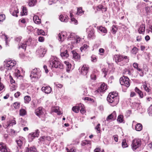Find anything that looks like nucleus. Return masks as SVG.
Returning <instances> with one entry per match:
<instances>
[{
  "instance_id": "nucleus-57",
  "label": "nucleus",
  "mask_w": 152,
  "mask_h": 152,
  "mask_svg": "<svg viewBox=\"0 0 152 152\" xmlns=\"http://www.w3.org/2000/svg\"><path fill=\"white\" fill-rule=\"evenodd\" d=\"M20 95V93L19 92H17L14 94L15 97L16 98H18Z\"/></svg>"
},
{
  "instance_id": "nucleus-43",
  "label": "nucleus",
  "mask_w": 152,
  "mask_h": 152,
  "mask_svg": "<svg viewBox=\"0 0 152 152\" xmlns=\"http://www.w3.org/2000/svg\"><path fill=\"white\" fill-rule=\"evenodd\" d=\"M100 126V124H98L96 126L95 128V129L97 130V133H100V132L101 130Z\"/></svg>"
},
{
  "instance_id": "nucleus-47",
  "label": "nucleus",
  "mask_w": 152,
  "mask_h": 152,
  "mask_svg": "<svg viewBox=\"0 0 152 152\" xmlns=\"http://www.w3.org/2000/svg\"><path fill=\"white\" fill-rule=\"evenodd\" d=\"M83 106V104H80V108H81V109H80V112L82 114L84 113L85 112V111L84 109Z\"/></svg>"
},
{
  "instance_id": "nucleus-2",
  "label": "nucleus",
  "mask_w": 152,
  "mask_h": 152,
  "mask_svg": "<svg viewBox=\"0 0 152 152\" xmlns=\"http://www.w3.org/2000/svg\"><path fill=\"white\" fill-rule=\"evenodd\" d=\"M50 66L52 68L63 69V65L59 61L58 59L56 57L53 56L50 58L49 61Z\"/></svg>"
},
{
  "instance_id": "nucleus-9",
  "label": "nucleus",
  "mask_w": 152,
  "mask_h": 152,
  "mask_svg": "<svg viewBox=\"0 0 152 152\" xmlns=\"http://www.w3.org/2000/svg\"><path fill=\"white\" fill-rule=\"evenodd\" d=\"M46 49L42 47H40L37 50V54L41 57H43L46 52Z\"/></svg>"
},
{
  "instance_id": "nucleus-6",
  "label": "nucleus",
  "mask_w": 152,
  "mask_h": 152,
  "mask_svg": "<svg viewBox=\"0 0 152 152\" xmlns=\"http://www.w3.org/2000/svg\"><path fill=\"white\" fill-rule=\"evenodd\" d=\"M141 144V140L139 139H135L132 142V148L133 150H136L140 146Z\"/></svg>"
},
{
  "instance_id": "nucleus-7",
  "label": "nucleus",
  "mask_w": 152,
  "mask_h": 152,
  "mask_svg": "<svg viewBox=\"0 0 152 152\" xmlns=\"http://www.w3.org/2000/svg\"><path fill=\"white\" fill-rule=\"evenodd\" d=\"M128 57L127 56H123L118 55H116L115 56V62L116 63H118L120 62L121 61H123L124 59H127L128 60L126 61V62H128L129 60L128 59Z\"/></svg>"
},
{
  "instance_id": "nucleus-20",
  "label": "nucleus",
  "mask_w": 152,
  "mask_h": 152,
  "mask_svg": "<svg viewBox=\"0 0 152 152\" xmlns=\"http://www.w3.org/2000/svg\"><path fill=\"white\" fill-rule=\"evenodd\" d=\"M59 19L62 22H67L68 20V17L66 15H60Z\"/></svg>"
},
{
  "instance_id": "nucleus-27",
  "label": "nucleus",
  "mask_w": 152,
  "mask_h": 152,
  "mask_svg": "<svg viewBox=\"0 0 152 152\" xmlns=\"http://www.w3.org/2000/svg\"><path fill=\"white\" fill-rule=\"evenodd\" d=\"M31 98L29 96H26L24 97V102L26 104H28L31 101Z\"/></svg>"
},
{
  "instance_id": "nucleus-63",
  "label": "nucleus",
  "mask_w": 152,
  "mask_h": 152,
  "mask_svg": "<svg viewBox=\"0 0 152 152\" xmlns=\"http://www.w3.org/2000/svg\"><path fill=\"white\" fill-rule=\"evenodd\" d=\"M38 40L40 42H42L44 41V37H40L38 38Z\"/></svg>"
},
{
  "instance_id": "nucleus-39",
  "label": "nucleus",
  "mask_w": 152,
  "mask_h": 152,
  "mask_svg": "<svg viewBox=\"0 0 152 152\" xmlns=\"http://www.w3.org/2000/svg\"><path fill=\"white\" fill-rule=\"evenodd\" d=\"M123 117L122 115H119L118 117L117 121L120 123H121L123 121Z\"/></svg>"
},
{
  "instance_id": "nucleus-54",
  "label": "nucleus",
  "mask_w": 152,
  "mask_h": 152,
  "mask_svg": "<svg viewBox=\"0 0 152 152\" xmlns=\"http://www.w3.org/2000/svg\"><path fill=\"white\" fill-rule=\"evenodd\" d=\"M56 0H49V4L50 5H51L53 3L56 2Z\"/></svg>"
},
{
  "instance_id": "nucleus-14",
  "label": "nucleus",
  "mask_w": 152,
  "mask_h": 152,
  "mask_svg": "<svg viewBox=\"0 0 152 152\" xmlns=\"http://www.w3.org/2000/svg\"><path fill=\"white\" fill-rule=\"evenodd\" d=\"M44 110L42 107H39L35 110V113L37 116L40 117L44 114Z\"/></svg>"
},
{
  "instance_id": "nucleus-22",
  "label": "nucleus",
  "mask_w": 152,
  "mask_h": 152,
  "mask_svg": "<svg viewBox=\"0 0 152 152\" xmlns=\"http://www.w3.org/2000/svg\"><path fill=\"white\" fill-rule=\"evenodd\" d=\"M33 20L34 22L37 24H39L41 23V20L39 19V17L37 15H35L34 16Z\"/></svg>"
},
{
  "instance_id": "nucleus-42",
  "label": "nucleus",
  "mask_w": 152,
  "mask_h": 152,
  "mask_svg": "<svg viewBox=\"0 0 152 152\" xmlns=\"http://www.w3.org/2000/svg\"><path fill=\"white\" fill-rule=\"evenodd\" d=\"M37 34L38 35H44L45 34V32L42 29H37Z\"/></svg>"
},
{
  "instance_id": "nucleus-26",
  "label": "nucleus",
  "mask_w": 152,
  "mask_h": 152,
  "mask_svg": "<svg viewBox=\"0 0 152 152\" xmlns=\"http://www.w3.org/2000/svg\"><path fill=\"white\" fill-rule=\"evenodd\" d=\"M80 108V104L78 106H74L72 107V110L73 112L75 113H78L79 112Z\"/></svg>"
},
{
  "instance_id": "nucleus-45",
  "label": "nucleus",
  "mask_w": 152,
  "mask_h": 152,
  "mask_svg": "<svg viewBox=\"0 0 152 152\" xmlns=\"http://www.w3.org/2000/svg\"><path fill=\"white\" fill-rule=\"evenodd\" d=\"M122 145L123 148H126L128 147V145L126 142V140H123L122 143Z\"/></svg>"
},
{
  "instance_id": "nucleus-52",
  "label": "nucleus",
  "mask_w": 152,
  "mask_h": 152,
  "mask_svg": "<svg viewBox=\"0 0 152 152\" xmlns=\"http://www.w3.org/2000/svg\"><path fill=\"white\" fill-rule=\"evenodd\" d=\"M18 13V10H15L12 13V15L13 16H16V17H18V15H17V14Z\"/></svg>"
},
{
  "instance_id": "nucleus-64",
  "label": "nucleus",
  "mask_w": 152,
  "mask_h": 152,
  "mask_svg": "<svg viewBox=\"0 0 152 152\" xmlns=\"http://www.w3.org/2000/svg\"><path fill=\"white\" fill-rule=\"evenodd\" d=\"M10 124H12V125H15L16 124V121L14 120H11L10 121Z\"/></svg>"
},
{
  "instance_id": "nucleus-51",
  "label": "nucleus",
  "mask_w": 152,
  "mask_h": 152,
  "mask_svg": "<svg viewBox=\"0 0 152 152\" xmlns=\"http://www.w3.org/2000/svg\"><path fill=\"white\" fill-rule=\"evenodd\" d=\"M99 54L100 55H103V53H104V50L102 48H100L99 50Z\"/></svg>"
},
{
  "instance_id": "nucleus-18",
  "label": "nucleus",
  "mask_w": 152,
  "mask_h": 152,
  "mask_svg": "<svg viewBox=\"0 0 152 152\" xmlns=\"http://www.w3.org/2000/svg\"><path fill=\"white\" fill-rule=\"evenodd\" d=\"M145 30V25L142 24L141 25L138 30L140 34H144Z\"/></svg>"
},
{
  "instance_id": "nucleus-3",
  "label": "nucleus",
  "mask_w": 152,
  "mask_h": 152,
  "mask_svg": "<svg viewBox=\"0 0 152 152\" xmlns=\"http://www.w3.org/2000/svg\"><path fill=\"white\" fill-rule=\"evenodd\" d=\"M16 64V62L14 61L9 60L7 61L6 64L3 67L0 68L1 70H4L6 73H7L9 71L11 70L12 68Z\"/></svg>"
},
{
  "instance_id": "nucleus-33",
  "label": "nucleus",
  "mask_w": 152,
  "mask_h": 152,
  "mask_svg": "<svg viewBox=\"0 0 152 152\" xmlns=\"http://www.w3.org/2000/svg\"><path fill=\"white\" fill-rule=\"evenodd\" d=\"M36 149L34 147L27 148V149L26 151V152H36Z\"/></svg>"
},
{
  "instance_id": "nucleus-11",
  "label": "nucleus",
  "mask_w": 152,
  "mask_h": 152,
  "mask_svg": "<svg viewBox=\"0 0 152 152\" xmlns=\"http://www.w3.org/2000/svg\"><path fill=\"white\" fill-rule=\"evenodd\" d=\"M0 151L4 152H10V150L3 142H0Z\"/></svg>"
},
{
  "instance_id": "nucleus-34",
  "label": "nucleus",
  "mask_w": 152,
  "mask_h": 152,
  "mask_svg": "<svg viewBox=\"0 0 152 152\" xmlns=\"http://www.w3.org/2000/svg\"><path fill=\"white\" fill-rule=\"evenodd\" d=\"M64 64L66 65V71H68L71 68V64L68 62L65 61H64Z\"/></svg>"
},
{
  "instance_id": "nucleus-30",
  "label": "nucleus",
  "mask_w": 152,
  "mask_h": 152,
  "mask_svg": "<svg viewBox=\"0 0 152 152\" xmlns=\"http://www.w3.org/2000/svg\"><path fill=\"white\" fill-rule=\"evenodd\" d=\"M37 2L36 0H30L28 3V5L30 7H33L36 4Z\"/></svg>"
},
{
  "instance_id": "nucleus-25",
  "label": "nucleus",
  "mask_w": 152,
  "mask_h": 152,
  "mask_svg": "<svg viewBox=\"0 0 152 152\" xmlns=\"http://www.w3.org/2000/svg\"><path fill=\"white\" fill-rule=\"evenodd\" d=\"M142 125L140 123L137 124L135 126V129L137 131H140L142 130Z\"/></svg>"
},
{
  "instance_id": "nucleus-38",
  "label": "nucleus",
  "mask_w": 152,
  "mask_h": 152,
  "mask_svg": "<svg viewBox=\"0 0 152 152\" xmlns=\"http://www.w3.org/2000/svg\"><path fill=\"white\" fill-rule=\"evenodd\" d=\"M20 105V103L19 102H15L13 104V106L15 109H18L19 108Z\"/></svg>"
},
{
  "instance_id": "nucleus-16",
  "label": "nucleus",
  "mask_w": 152,
  "mask_h": 152,
  "mask_svg": "<svg viewBox=\"0 0 152 152\" xmlns=\"http://www.w3.org/2000/svg\"><path fill=\"white\" fill-rule=\"evenodd\" d=\"M66 34L64 32H61L58 35V40L59 41H63L65 39L66 36Z\"/></svg>"
},
{
  "instance_id": "nucleus-21",
  "label": "nucleus",
  "mask_w": 152,
  "mask_h": 152,
  "mask_svg": "<svg viewBox=\"0 0 152 152\" xmlns=\"http://www.w3.org/2000/svg\"><path fill=\"white\" fill-rule=\"evenodd\" d=\"M61 56L63 59H65L67 58L69 56L68 53H67V50H66L64 52H62L61 50Z\"/></svg>"
},
{
  "instance_id": "nucleus-31",
  "label": "nucleus",
  "mask_w": 152,
  "mask_h": 152,
  "mask_svg": "<svg viewBox=\"0 0 152 152\" xmlns=\"http://www.w3.org/2000/svg\"><path fill=\"white\" fill-rule=\"evenodd\" d=\"M72 52L74 58L76 59H78L80 58V56L75 51H72Z\"/></svg>"
},
{
  "instance_id": "nucleus-23",
  "label": "nucleus",
  "mask_w": 152,
  "mask_h": 152,
  "mask_svg": "<svg viewBox=\"0 0 152 152\" xmlns=\"http://www.w3.org/2000/svg\"><path fill=\"white\" fill-rule=\"evenodd\" d=\"M94 36V31L93 28H91L89 33H88V37L90 38H92Z\"/></svg>"
},
{
  "instance_id": "nucleus-55",
  "label": "nucleus",
  "mask_w": 152,
  "mask_h": 152,
  "mask_svg": "<svg viewBox=\"0 0 152 152\" xmlns=\"http://www.w3.org/2000/svg\"><path fill=\"white\" fill-rule=\"evenodd\" d=\"M26 46L27 45L26 43L25 42L22 44V45H21V48L25 50Z\"/></svg>"
},
{
  "instance_id": "nucleus-28",
  "label": "nucleus",
  "mask_w": 152,
  "mask_h": 152,
  "mask_svg": "<svg viewBox=\"0 0 152 152\" xmlns=\"http://www.w3.org/2000/svg\"><path fill=\"white\" fill-rule=\"evenodd\" d=\"M97 29L101 32L104 33H107V30L105 28L102 26L97 27Z\"/></svg>"
},
{
  "instance_id": "nucleus-41",
  "label": "nucleus",
  "mask_w": 152,
  "mask_h": 152,
  "mask_svg": "<svg viewBox=\"0 0 152 152\" xmlns=\"http://www.w3.org/2000/svg\"><path fill=\"white\" fill-rule=\"evenodd\" d=\"M97 7L102 12H105L107 10L106 8L104 7L103 6L101 5H99Z\"/></svg>"
},
{
  "instance_id": "nucleus-46",
  "label": "nucleus",
  "mask_w": 152,
  "mask_h": 152,
  "mask_svg": "<svg viewBox=\"0 0 152 152\" xmlns=\"http://www.w3.org/2000/svg\"><path fill=\"white\" fill-rule=\"evenodd\" d=\"M71 20L72 23L76 25L78 23L77 20L74 18H71Z\"/></svg>"
},
{
  "instance_id": "nucleus-58",
  "label": "nucleus",
  "mask_w": 152,
  "mask_h": 152,
  "mask_svg": "<svg viewBox=\"0 0 152 152\" xmlns=\"http://www.w3.org/2000/svg\"><path fill=\"white\" fill-rule=\"evenodd\" d=\"M21 38V37H16L15 39V41L18 42H19L20 41Z\"/></svg>"
},
{
  "instance_id": "nucleus-61",
  "label": "nucleus",
  "mask_w": 152,
  "mask_h": 152,
  "mask_svg": "<svg viewBox=\"0 0 152 152\" xmlns=\"http://www.w3.org/2000/svg\"><path fill=\"white\" fill-rule=\"evenodd\" d=\"M53 111L55 113H58V111L59 110V107H56L53 109Z\"/></svg>"
},
{
  "instance_id": "nucleus-53",
  "label": "nucleus",
  "mask_w": 152,
  "mask_h": 152,
  "mask_svg": "<svg viewBox=\"0 0 152 152\" xmlns=\"http://www.w3.org/2000/svg\"><path fill=\"white\" fill-rule=\"evenodd\" d=\"M148 112L149 113H152V104L149 107L148 110Z\"/></svg>"
},
{
  "instance_id": "nucleus-60",
  "label": "nucleus",
  "mask_w": 152,
  "mask_h": 152,
  "mask_svg": "<svg viewBox=\"0 0 152 152\" xmlns=\"http://www.w3.org/2000/svg\"><path fill=\"white\" fill-rule=\"evenodd\" d=\"M91 78L93 80H95L96 79V76L94 74L91 75Z\"/></svg>"
},
{
  "instance_id": "nucleus-62",
  "label": "nucleus",
  "mask_w": 152,
  "mask_h": 152,
  "mask_svg": "<svg viewBox=\"0 0 152 152\" xmlns=\"http://www.w3.org/2000/svg\"><path fill=\"white\" fill-rule=\"evenodd\" d=\"M43 68L45 69V72L46 73H48V70L47 69V66L46 65H45L43 66Z\"/></svg>"
},
{
  "instance_id": "nucleus-50",
  "label": "nucleus",
  "mask_w": 152,
  "mask_h": 152,
  "mask_svg": "<svg viewBox=\"0 0 152 152\" xmlns=\"http://www.w3.org/2000/svg\"><path fill=\"white\" fill-rule=\"evenodd\" d=\"M91 61L93 62H95L96 61V58L95 56H92L91 57Z\"/></svg>"
},
{
  "instance_id": "nucleus-32",
  "label": "nucleus",
  "mask_w": 152,
  "mask_h": 152,
  "mask_svg": "<svg viewBox=\"0 0 152 152\" xmlns=\"http://www.w3.org/2000/svg\"><path fill=\"white\" fill-rule=\"evenodd\" d=\"M118 29L117 28L116 26L113 25L111 31L112 33L113 34H115L116 33Z\"/></svg>"
},
{
  "instance_id": "nucleus-35",
  "label": "nucleus",
  "mask_w": 152,
  "mask_h": 152,
  "mask_svg": "<svg viewBox=\"0 0 152 152\" xmlns=\"http://www.w3.org/2000/svg\"><path fill=\"white\" fill-rule=\"evenodd\" d=\"M27 9L26 7H23L22 8V12H21V15L22 16L27 15Z\"/></svg>"
},
{
  "instance_id": "nucleus-37",
  "label": "nucleus",
  "mask_w": 152,
  "mask_h": 152,
  "mask_svg": "<svg viewBox=\"0 0 152 152\" xmlns=\"http://www.w3.org/2000/svg\"><path fill=\"white\" fill-rule=\"evenodd\" d=\"M139 49L136 47H134L132 49L131 53L134 55H135L138 52Z\"/></svg>"
},
{
  "instance_id": "nucleus-49",
  "label": "nucleus",
  "mask_w": 152,
  "mask_h": 152,
  "mask_svg": "<svg viewBox=\"0 0 152 152\" xmlns=\"http://www.w3.org/2000/svg\"><path fill=\"white\" fill-rule=\"evenodd\" d=\"M143 87L145 90L147 92H149L150 91V89L147 87L146 85L144 84L143 85Z\"/></svg>"
},
{
  "instance_id": "nucleus-59",
  "label": "nucleus",
  "mask_w": 152,
  "mask_h": 152,
  "mask_svg": "<svg viewBox=\"0 0 152 152\" xmlns=\"http://www.w3.org/2000/svg\"><path fill=\"white\" fill-rule=\"evenodd\" d=\"M113 137L115 141L116 142H117L118 141V137L117 135H115L113 136Z\"/></svg>"
},
{
  "instance_id": "nucleus-17",
  "label": "nucleus",
  "mask_w": 152,
  "mask_h": 152,
  "mask_svg": "<svg viewBox=\"0 0 152 152\" xmlns=\"http://www.w3.org/2000/svg\"><path fill=\"white\" fill-rule=\"evenodd\" d=\"M42 91L46 94L50 93L52 91L51 88L49 86L43 87L42 88Z\"/></svg>"
},
{
  "instance_id": "nucleus-1",
  "label": "nucleus",
  "mask_w": 152,
  "mask_h": 152,
  "mask_svg": "<svg viewBox=\"0 0 152 152\" xmlns=\"http://www.w3.org/2000/svg\"><path fill=\"white\" fill-rule=\"evenodd\" d=\"M108 102L111 104L112 106L116 105L119 101V97L118 93L116 92H113L109 94L107 98Z\"/></svg>"
},
{
  "instance_id": "nucleus-4",
  "label": "nucleus",
  "mask_w": 152,
  "mask_h": 152,
  "mask_svg": "<svg viewBox=\"0 0 152 152\" xmlns=\"http://www.w3.org/2000/svg\"><path fill=\"white\" fill-rule=\"evenodd\" d=\"M41 75V73L39 69H34L32 71L30 77L33 81H35L39 78Z\"/></svg>"
},
{
  "instance_id": "nucleus-10",
  "label": "nucleus",
  "mask_w": 152,
  "mask_h": 152,
  "mask_svg": "<svg viewBox=\"0 0 152 152\" xmlns=\"http://www.w3.org/2000/svg\"><path fill=\"white\" fill-rule=\"evenodd\" d=\"M89 67L86 65H84L82 67L81 69V73L82 75L86 76V77H87V74L89 71Z\"/></svg>"
},
{
  "instance_id": "nucleus-48",
  "label": "nucleus",
  "mask_w": 152,
  "mask_h": 152,
  "mask_svg": "<svg viewBox=\"0 0 152 152\" xmlns=\"http://www.w3.org/2000/svg\"><path fill=\"white\" fill-rule=\"evenodd\" d=\"M88 47V46L86 44H84L83 46L81 47V48H80V50H81V51H82L83 50H85Z\"/></svg>"
},
{
  "instance_id": "nucleus-56",
  "label": "nucleus",
  "mask_w": 152,
  "mask_h": 152,
  "mask_svg": "<svg viewBox=\"0 0 152 152\" xmlns=\"http://www.w3.org/2000/svg\"><path fill=\"white\" fill-rule=\"evenodd\" d=\"M87 144H88V141L86 140H85L82 141L81 145L82 146H84Z\"/></svg>"
},
{
  "instance_id": "nucleus-8",
  "label": "nucleus",
  "mask_w": 152,
  "mask_h": 152,
  "mask_svg": "<svg viewBox=\"0 0 152 152\" xmlns=\"http://www.w3.org/2000/svg\"><path fill=\"white\" fill-rule=\"evenodd\" d=\"M39 133V131L37 129L35 132L29 134L28 135L29 141L31 142L36 137H38Z\"/></svg>"
},
{
  "instance_id": "nucleus-29",
  "label": "nucleus",
  "mask_w": 152,
  "mask_h": 152,
  "mask_svg": "<svg viewBox=\"0 0 152 152\" xmlns=\"http://www.w3.org/2000/svg\"><path fill=\"white\" fill-rule=\"evenodd\" d=\"M26 114V111L24 109H21L19 111V114L20 116H23Z\"/></svg>"
},
{
  "instance_id": "nucleus-19",
  "label": "nucleus",
  "mask_w": 152,
  "mask_h": 152,
  "mask_svg": "<svg viewBox=\"0 0 152 152\" xmlns=\"http://www.w3.org/2000/svg\"><path fill=\"white\" fill-rule=\"evenodd\" d=\"M40 141L46 142L47 141H50L51 140V138L49 136H43L41 137L40 138Z\"/></svg>"
},
{
  "instance_id": "nucleus-36",
  "label": "nucleus",
  "mask_w": 152,
  "mask_h": 152,
  "mask_svg": "<svg viewBox=\"0 0 152 152\" xmlns=\"http://www.w3.org/2000/svg\"><path fill=\"white\" fill-rule=\"evenodd\" d=\"M84 12V11L83 10L82 7H80L77 8V12L76 14L78 15H80Z\"/></svg>"
},
{
  "instance_id": "nucleus-5",
  "label": "nucleus",
  "mask_w": 152,
  "mask_h": 152,
  "mask_svg": "<svg viewBox=\"0 0 152 152\" xmlns=\"http://www.w3.org/2000/svg\"><path fill=\"white\" fill-rule=\"evenodd\" d=\"M120 82L121 85L124 86L127 88H128L130 85L129 78L125 76L120 78Z\"/></svg>"
},
{
  "instance_id": "nucleus-24",
  "label": "nucleus",
  "mask_w": 152,
  "mask_h": 152,
  "mask_svg": "<svg viewBox=\"0 0 152 152\" xmlns=\"http://www.w3.org/2000/svg\"><path fill=\"white\" fill-rule=\"evenodd\" d=\"M145 10L147 15H149L151 13H152V7H145Z\"/></svg>"
},
{
  "instance_id": "nucleus-13",
  "label": "nucleus",
  "mask_w": 152,
  "mask_h": 152,
  "mask_svg": "<svg viewBox=\"0 0 152 152\" xmlns=\"http://www.w3.org/2000/svg\"><path fill=\"white\" fill-rule=\"evenodd\" d=\"M107 89V86L104 83H102L99 88L96 90V91L99 93L104 92Z\"/></svg>"
},
{
  "instance_id": "nucleus-15",
  "label": "nucleus",
  "mask_w": 152,
  "mask_h": 152,
  "mask_svg": "<svg viewBox=\"0 0 152 152\" xmlns=\"http://www.w3.org/2000/svg\"><path fill=\"white\" fill-rule=\"evenodd\" d=\"M16 142L19 148H21L25 142V139L23 137L20 138L18 140H17Z\"/></svg>"
},
{
  "instance_id": "nucleus-40",
  "label": "nucleus",
  "mask_w": 152,
  "mask_h": 152,
  "mask_svg": "<svg viewBox=\"0 0 152 152\" xmlns=\"http://www.w3.org/2000/svg\"><path fill=\"white\" fill-rule=\"evenodd\" d=\"M133 67L134 68L136 69L138 71H142V69L139 68L138 66V64L137 63H133Z\"/></svg>"
},
{
  "instance_id": "nucleus-12",
  "label": "nucleus",
  "mask_w": 152,
  "mask_h": 152,
  "mask_svg": "<svg viewBox=\"0 0 152 152\" xmlns=\"http://www.w3.org/2000/svg\"><path fill=\"white\" fill-rule=\"evenodd\" d=\"M116 118V113L115 111H114L107 117L106 120L107 121H109L110 120L114 121L115 119Z\"/></svg>"
},
{
  "instance_id": "nucleus-44",
  "label": "nucleus",
  "mask_w": 152,
  "mask_h": 152,
  "mask_svg": "<svg viewBox=\"0 0 152 152\" xmlns=\"http://www.w3.org/2000/svg\"><path fill=\"white\" fill-rule=\"evenodd\" d=\"M6 18L4 14L0 15V22H2Z\"/></svg>"
}]
</instances>
